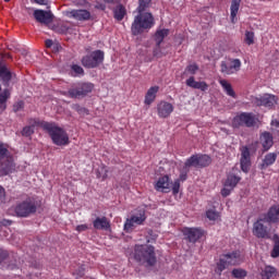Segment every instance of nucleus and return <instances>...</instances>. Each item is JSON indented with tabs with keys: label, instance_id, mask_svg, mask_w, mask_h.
Listing matches in <instances>:
<instances>
[{
	"label": "nucleus",
	"instance_id": "f257e3e1",
	"mask_svg": "<svg viewBox=\"0 0 279 279\" xmlns=\"http://www.w3.org/2000/svg\"><path fill=\"white\" fill-rule=\"evenodd\" d=\"M151 0H140V5L137 8L138 12H145V8L149 5ZM154 25V16L151 13H141L135 16L134 22L131 27V32L133 36H138V34H143L145 29H151Z\"/></svg>",
	"mask_w": 279,
	"mask_h": 279
},
{
	"label": "nucleus",
	"instance_id": "09e8293b",
	"mask_svg": "<svg viewBox=\"0 0 279 279\" xmlns=\"http://www.w3.org/2000/svg\"><path fill=\"white\" fill-rule=\"evenodd\" d=\"M86 230H88V225H78L76 227L77 232H86Z\"/></svg>",
	"mask_w": 279,
	"mask_h": 279
},
{
	"label": "nucleus",
	"instance_id": "ddd939ff",
	"mask_svg": "<svg viewBox=\"0 0 279 279\" xmlns=\"http://www.w3.org/2000/svg\"><path fill=\"white\" fill-rule=\"evenodd\" d=\"M239 182H241V177L234 173H229L220 192L222 197H228L234 191V189H236V184H239Z\"/></svg>",
	"mask_w": 279,
	"mask_h": 279
},
{
	"label": "nucleus",
	"instance_id": "0eeeda50",
	"mask_svg": "<svg viewBox=\"0 0 279 279\" xmlns=\"http://www.w3.org/2000/svg\"><path fill=\"white\" fill-rule=\"evenodd\" d=\"M229 265H241V254L239 252L221 255L216 271L221 274Z\"/></svg>",
	"mask_w": 279,
	"mask_h": 279
},
{
	"label": "nucleus",
	"instance_id": "9b49d317",
	"mask_svg": "<svg viewBox=\"0 0 279 279\" xmlns=\"http://www.w3.org/2000/svg\"><path fill=\"white\" fill-rule=\"evenodd\" d=\"M167 36H169V29L167 28L157 29V32L155 33V58H162V56H167V51H165L163 47L161 46L162 41L165 40V38H167Z\"/></svg>",
	"mask_w": 279,
	"mask_h": 279
},
{
	"label": "nucleus",
	"instance_id": "4be33fe9",
	"mask_svg": "<svg viewBox=\"0 0 279 279\" xmlns=\"http://www.w3.org/2000/svg\"><path fill=\"white\" fill-rule=\"evenodd\" d=\"M12 81V72L8 70L3 63H0V82L4 84V86H10V82Z\"/></svg>",
	"mask_w": 279,
	"mask_h": 279
},
{
	"label": "nucleus",
	"instance_id": "473e14b6",
	"mask_svg": "<svg viewBox=\"0 0 279 279\" xmlns=\"http://www.w3.org/2000/svg\"><path fill=\"white\" fill-rule=\"evenodd\" d=\"M190 167H199V159H198V155H193L191 156L184 163V168L186 171H189Z\"/></svg>",
	"mask_w": 279,
	"mask_h": 279
},
{
	"label": "nucleus",
	"instance_id": "aec40b11",
	"mask_svg": "<svg viewBox=\"0 0 279 279\" xmlns=\"http://www.w3.org/2000/svg\"><path fill=\"white\" fill-rule=\"evenodd\" d=\"M68 16L70 19H74L75 21H89L90 12L84 9L72 10L68 13Z\"/></svg>",
	"mask_w": 279,
	"mask_h": 279
},
{
	"label": "nucleus",
	"instance_id": "2f4dec72",
	"mask_svg": "<svg viewBox=\"0 0 279 279\" xmlns=\"http://www.w3.org/2000/svg\"><path fill=\"white\" fill-rule=\"evenodd\" d=\"M277 158H278V155L276 153L267 154L263 160L262 169H267V167H271V165L276 162Z\"/></svg>",
	"mask_w": 279,
	"mask_h": 279
},
{
	"label": "nucleus",
	"instance_id": "c756f323",
	"mask_svg": "<svg viewBox=\"0 0 279 279\" xmlns=\"http://www.w3.org/2000/svg\"><path fill=\"white\" fill-rule=\"evenodd\" d=\"M239 8H241V0H232L230 7L232 23H236V14H239Z\"/></svg>",
	"mask_w": 279,
	"mask_h": 279
},
{
	"label": "nucleus",
	"instance_id": "20e7f679",
	"mask_svg": "<svg viewBox=\"0 0 279 279\" xmlns=\"http://www.w3.org/2000/svg\"><path fill=\"white\" fill-rule=\"evenodd\" d=\"M14 171H16V165L12 153L8 150L5 145L0 144V175H10Z\"/></svg>",
	"mask_w": 279,
	"mask_h": 279
},
{
	"label": "nucleus",
	"instance_id": "5701e85b",
	"mask_svg": "<svg viewBox=\"0 0 279 279\" xmlns=\"http://www.w3.org/2000/svg\"><path fill=\"white\" fill-rule=\"evenodd\" d=\"M93 226L95 228V230H110V220H108L106 218V216L104 217H97L94 221H93Z\"/></svg>",
	"mask_w": 279,
	"mask_h": 279
},
{
	"label": "nucleus",
	"instance_id": "72a5a7b5",
	"mask_svg": "<svg viewBox=\"0 0 279 279\" xmlns=\"http://www.w3.org/2000/svg\"><path fill=\"white\" fill-rule=\"evenodd\" d=\"M213 160L208 155H199L198 156V167H208Z\"/></svg>",
	"mask_w": 279,
	"mask_h": 279
},
{
	"label": "nucleus",
	"instance_id": "c9c22d12",
	"mask_svg": "<svg viewBox=\"0 0 279 279\" xmlns=\"http://www.w3.org/2000/svg\"><path fill=\"white\" fill-rule=\"evenodd\" d=\"M97 178L100 180H106L108 178V167L100 166L97 170Z\"/></svg>",
	"mask_w": 279,
	"mask_h": 279
},
{
	"label": "nucleus",
	"instance_id": "c03bdc74",
	"mask_svg": "<svg viewBox=\"0 0 279 279\" xmlns=\"http://www.w3.org/2000/svg\"><path fill=\"white\" fill-rule=\"evenodd\" d=\"M74 110L78 112V114H88V109L81 107L80 105H74Z\"/></svg>",
	"mask_w": 279,
	"mask_h": 279
},
{
	"label": "nucleus",
	"instance_id": "e433bc0d",
	"mask_svg": "<svg viewBox=\"0 0 279 279\" xmlns=\"http://www.w3.org/2000/svg\"><path fill=\"white\" fill-rule=\"evenodd\" d=\"M206 216L210 221H217V219H219V213L214 209L207 210Z\"/></svg>",
	"mask_w": 279,
	"mask_h": 279
},
{
	"label": "nucleus",
	"instance_id": "a19ab883",
	"mask_svg": "<svg viewBox=\"0 0 279 279\" xmlns=\"http://www.w3.org/2000/svg\"><path fill=\"white\" fill-rule=\"evenodd\" d=\"M245 43L246 45H254V34L252 32L245 33Z\"/></svg>",
	"mask_w": 279,
	"mask_h": 279
},
{
	"label": "nucleus",
	"instance_id": "c85d7f7f",
	"mask_svg": "<svg viewBox=\"0 0 279 279\" xmlns=\"http://www.w3.org/2000/svg\"><path fill=\"white\" fill-rule=\"evenodd\" d=\"M156 191H169V177L163 175L158 179L156 185H155Z\"/></svg>",
	"mask_w": 279,
	"mask_h": 279
},
{
	"label": "nucleus",
	"instance_id": "cd10ccee",
	"mask_svg": "<svg viewBox=\"0 0 279 279\" xmlns=\"http://www.w3.org/2000/svg\"><path fill=\"white\" fill-rule=\"evenodd\" d=\"M126 14H128V10H125L123 4H118L113 9V19H116V21H123V19H125Z\"/></svg>",
	"mask_w": 279,
	"mask_h": 279
},
{
	"label": "nucleus",
	"instance_id": "7c9ffc66",
	"mask_svg": "<svg viewBox=\"0 0 279 279\" xmlns=\"http://www.w3.org/2000/svg\"><path fill=\"white\" fill-rule=\"evenodd\" d=\"M219 84H220V86H222L225 93H227V95L229 97H233V99L236 98V93H234V89L232 88V85L228 81L220 80Z\"/></svg>",
	"mask_w": 279,
	"mask_h": 279
},
{
	"label": "nucleus",
	"instance_id": "dca6fc26",
	"mask_svg": "<svg viewBox=\"0 0 279 279\" xmlns=\"http://www.w3.org/2000/svg\"><path fill=\"white\" fill-rule=\"evenodd\" d=\"M34 19L37 23H41V25H49V23L53 22V13H51V11L37 9L34 11Z\"/></svg>",
	"mask_w": 279,
	"mask_h": 279
},
{
	"label": "nucleus",
	"instance_id": "7ed1b4c3",
	"mask_svg": "<svg viewBox=\"0 0 279 279\" xmlns=\"http://www.w3.org/2000/svg\"><path fill=\"white\" fill-rule=\"evenodd\" d=\"M43 128L46 130V132H48L54 145H58L59 147L69 145V134H66V131H64L62 128L50 122H44Z\"/></svg>",
	"mask_w": 279,
	"mask_h": 279
},
{
	"label": "nucleus",
	"instance_id": "4468645a",
	"mask_svg": "<svg viewBox=\"0 0 279 279\" xmlns=\"http://www.w3.org/2000/svg\"><path fill=\"white\" fill-rule=\"evenodd\" d=\"M145 219H147V216H145V210H141L140 213L134 214L131 216V218L125 220L124 231L132 232L136 226H143V223H145Z\"/></svg>",
	"mask_w": 279,
	"mask_h": 279
},
{
	"label": "nucleus",
	"instance_id": "5fc2aeb1",
	"mask_svg": "<svg viewBox=\"0 0 279 279\" xmlns=\"http://www.w3.org/2000/svg\"><path fill=\"white\" fill-rule=\"evenodd\" d=\"M114 0H105L106 3H112Z\"/></svg>",
	"mask_w": 279,
	"mask_h": 279
},
{
	"label": "nucleus",
	"instance_id": "13d9d810",
	"mask_svg": "<svg viewBox=\"0 0 279 279\" xmlns=\"http://www.w3.org/2000/svg\"><path fill=\"white\" fill-rule=\"evenodd\" d=\"M4 1H5V3L10 2V0H4Z\"/></svg>",
	"mask_w": 279,
	"mask_h": 279
},
{
	"label": "nucleus",
	"instance_id": "de8ad7c7",
	"mask_svg": "<svg viewBox=\"0 0 279 279\" xmlns=\"http://www.w3.org/2000/svg\"><path fill=\"white\" fill-rule=\"evenodd\" d=\"M187 173H189V171H186V169H184V171L180 173V177H179V179H177V180H179V182H180V181H181V182H185V180H186V178H187V175H186Z\"/></svg>",
	"mask_w": 279,
	"mask_h": 279
},
{
	"label": "nucleus",
	"instance_id": "b1692460",
	"mask_svg": "<svg viewBox=\"0 0 279 279\" xmlns=\"http://www.w3.org/2000/svg\"><path fill=\"white\" fill-rule=\"evenodd\" d=\"M158 90H160V87L158 86H153L147 90L144 100V104H146V106H151V104L156 101V95H158Z\"/></svg>",
	"mask_w": 279,
	"mask_h": 279
},
{
	"label": "nucleus",
	"instance_id": "39448f33",
	"mask_svg": "<svg viewBox=\"0 0 279 279\" xmlns=\"http://www.w3.org/2000/svg\"><path fill=\"white\" fill-rule=\"evenodd\" d=\"M38 209V204L36 203V198L27 197L15 206V215L17 217H29V215H34Z\"/></svg>",
	"mask_w": 279,
	"mask_h": 279
},
{
	"label": "nucleus",
	"instance_id": "a211bd4d",
	"mask_svg": "<svg viewBox=\"0 0 279 279\" xmlns=\"http://www.w3.org/2000/svg\"><path fill=\"white\" fill-rule=\"evenodd\" d=\"M157 112L160 119H167V117H170L171 112H173V105H171V102L161 101L157 105Z\"/></svg>",
	"mask_w": 279,
	"mask_h": 279
},
{
	"label": "nucleus",
	"instance_id": "bb28decb",
	"mask_svg": "<svg viewBox=\"0 0 279 279\" xmlns=\"http://www.w3.org/2000/svg\"><path fill=\"white\" fill-rule=\"evenodd\" d=\"M266 219H268L269 223H278V221H279V206L278 205L270 207Z\"/></svg>",
	"mask_w": 279,
	"mask_h": 279
},
{
	"label": "nucleus",
	"instance_id": "f03ea898",
	"mask_svg": "<svg viewBox=\"0 0 279 279\" xmlns=\"http://www.w3.org/2000/svg\"><path fill=\"white\" fill-rule=\"evenodd\" d=\"M134 258L140 265H145L146 267H154L156 265V250L153 245H135Z\"/></svg>",
	"mask_w": 279,
	"mask_h": 279
},
{
	"label": "nucleus",
	"instance_id": "49530a36",
	"mask_svg": "<svg viewBox=\"0 0 279 279\" xmlns=\"http://www.w3.org/2000/svg\"><path fill=\"white\" fill-rule=\"evenodd\" d=\"M5 202V189L3 186H0V204H3Z\"/></svg>",
	"mask_w": 279,
	"mask_h": 279
},
{
	"label": "nucleus",
	"instance_id": "a878e982",
	"mask_svg": "<svg viewBox=\"0 0 279 279\" xmlns=\"http://www.w3.org/2000/svg\"><path fill=\"white\" fill-rule=\"evenodd\" d=\"M278 278V269L274 266H265L262 270V279H276Z\"/></svg>",
	"mask_w": 279,
	"mask_h": 279
},
{
	"label": "nucleus",
	"instance_id": "6e6d98bb",
	"mask_svg": "<svg viewBox=\"0 0 279 279\" xmlns=\"http://www.w3.org/2000/svg\"><path fill=\"white\" fill-rule=\"evenodd\" d=\"M100 9H101V10H106V5L100 4Z\"/></svg>",
	"mask_w": 279,
	"mask_h": 279
},
{
	"label": "nucleus",
	"instance_id": "3c124183",
	"mask_svg": "<svg viewBox=\"0 0 279 279\" xmlns=\"http://www.w3.org/2000/svg\"><path fill=\"white\" fill-rule=\"evenodd\" d=\"M56 44H53V40L51 39H47L46 40V47L47 49H52V47L54 46Z\"/></svg>",
	"mask_w": 279,
	"mask_h": 279
},
{
	"label": "nucleus",
	"instance_id": "f3484780",
	"mask_svg": "<svg viewBox=\"0 0 279 279\" xmlns=\"http://www.w3.org/2000/svg\"><path fill=\"white\" fill-rule=\"evenodd\" d=\"M183 234L190 243H197V240L204 236V230L199 228H184Z\"/></svg>",
	"mask_w": 279,
	"mask_h": 279
},
{
	"label": "nucleus",
	"instance_id": "9d476101",
	"mask_svg": "<svg viewBox=\"0 0 279 279\" xmlns=\"http://www.w3.org/2000/svg\"><path fill=\"white\" fill-rule=\"evenodd\" d=\"M81 62L85 69H97V66L104 62V51H93L92 53L83 57Z\"/></svg>",
	"mask_w": 279,
	"mask_h": 279
},
{
	"label": "nucleus",
	"instance_id": "ea45409f",
	"mask_svg": "<svg viewBox=\"0 0 279 279\" xmlns=\"http://www.w3.org/2000/svg\"><path fill=\"white\" fill-rule=\"evenodd\" d=\"M186 71L191 75H195L197 73V71H199V66H197V64L193 63V64L187 65Z\"/></svg>",
	"mask_w": 279,
	"mask_h": 279
},
{
	"label": "nucleus",
	"instance_id": "79ce46f5",
	"mask_svg": "<svg viewBox=\"0 0 279 279\" xmlns=\"http://www.w3.org/2000/svg\"><path fill=\"white\" fill-rule=\"evenodd\" d=\"M34 134V126H25L22 131L23 136H32Z\"/></svg>",
	"mask_w": 279,
	"mask_h": 279
},
{
	"label": "nucleus",
	"instance_id": "6ab92c4d",
	"mask_svg": "<svg viewBox=\"0 0 279 279\" xmlns=\"http://www.w3.org/2000/svg\"><path fill=\"white\" fill-rule=\"evenodd\" d=\"M240 163H241L242 171L244 173H247V171H250L251 160H250V148H247L246 146H243L241 148Z\"/></svg>",
	"mask_w": 279,
	"mask_h": 279
},
{
	"label": "nucleus",
	"instance_id": "a18cd8bd",
	"mask_svg": "<svg viewBox=\"0 0 279 279\" xmlns=\"http://www.w3.org/2000/svg\"><path fill=\"white\" fill-rule=\"evenodd\" d=\"M23 106H25L23 101H17V102L13 106L14 112H19V111L23 110Z\"/></svg>",
	"mask_w": 279,
	"mask_h": 279
},
{
	"label": "nucleus",
	"instance_id": "4d7b16f0",
	"mask_svg": "<svg viewBox=\"0 0 279 279\" xmlns=\"http://www.w3.org/2000/svg\"><path fill=\"white\" fill-rule=\"evenodd\" d=\"M77 276H81V277H82V276H84V272L81 271V272L77 274Z\"/></svg>",
	"mask_w": 279,
	"mask_h": 279
},
{
	"label": "nucleus",
	"instance_id": "864d4df0",
	"mask_svg": "<svg viewBox=\"0 0 279 279\" xmlns=\"http://www.w3.org/2000/svg\"><path fill=\"white\" fill-rule=\"evenodd\" d=\"M10 223H12V221H10V220H4V221H3V225H4V226H10Z\"/></svg>",
	"mask_w": 279,
	"mask_h": 279
},
{
	"label": "nucleus",
	"instance_id": "8fccbe9b",
	"mask_svg": "<svg viewBox=\"0 0 279 279\" xmlns=\"http://www.w3.org/2000/svg\"><path fill=\"white\" fill-rule=\"evenodd\" d=\"M34 3H37V5H47L49 3V0H33Z\"/></svg>",
	"mask_w": 279,
	"mask_h": 279
},
{
	"label": "nucleus",
	"instance_id": "6e6552de",
	"mask_svg": "<svg viewBox=\"0 0 279 279\" xmlns=\"http://www.w3.org/2000/svg\"><path fill=\"white\" fill-rule=\"evenodd\" d=\"M253 106L268 108L271 110L278 106V96L274 94H262L252 98Z\"/></svg>",
	"mask_w": 279,
	"mask_h": 279
},
{
	"label": "nucleus",
	"instance_id": "f8f14e48",
	"mask_svg": "<svg viewBox=\"0 0 279 279\" xmlns=\"http://www.w3.org/2000/svg\"><path fill=\"white\" fill-rule=\"evenodd\" d=\"M232 125L233 128H241V125L254 128V125H256V116H254V113L242 112L233 118Z\"/></svg>",
	"mask_w": 279,
	"mask_h": 279
},
{
	"label": "nucleus",
	"instance_id": "37998d69",
	"mask_svg": "<svg viewBox=\"0 0 279 279\" xmlns=\"http://www.w3.org/2000/svg\"><path fill=\"white\" fill-rule=\"evenodd\" d=\"M172 193L173 195H178L180 193V180H175L172 184Z\"/></svg>",
	"mask_w": 279,
	"mask_h": 279
},
{
	"label": "nucleus",
	"instance_id": "412c9836",
	"mask_svg": "<svg viewBox=\"0 0 279 279\" xmlns=\"http://www.w3.org/2000/svg\"><path fill=\"white\" fill-rule=\"evenodd\" d=\"M259 143L264 151H269L274 147V136L269 132H265L259 137Z\"/></svg>",
	"mask_w": 279,
	"mask_h": 279
},
{
	"label": "nucleus",
	"instance_id": "393cba45",
	"mask_svg": "<svg viewBox=\"0 0 279 279\" xmlns=\"http://www.w3.org/2000/svg\"><path fill=\"white\" fill-rule=\"evenodd\" d=\"M186 86L196 88L197 90H208V84L206 82H197L193 76L186 80Z\"/></svg>",
	"mask_w": 279,
	"mask_h": 279
},
{
	"label": "nucleus",
	"instance_id": "58836bf2",
	"mask_svg": "<svg viewBox=\"0 0 279 279\" xmlns=\"http://www.w3.org/2000/svg\"><path fill=\"white\" fill-rule=\"evenodd\" d=\"M71 70L75 73V76L84 75V68L78 64H73Z\"/></svg>",
	"mask_w": 279,
	"mask_h": 279
},
{
	"label": "nucleus",
	"instance_id": "2eb2a0df",
	"mask_svg": "<svg viewBox=\"0 0 279 279\" xmlns=\"http://www.w3.org/2000/svg\"><path fill=\"white\" fill-rule=\"evenodd\" d=\"M220 71L225 75H233L241 71V61L239 59H229L228 61H222L220 64Z\"/></svg>",
	"mask_w": 279,
	"mask_h": 279
},
{
	"label": "nucleus",
	"instance_id": "603ef678",
	"mask_svg": "<svg viewBox=\"0 0 279 279\" xmlns=\"http://www.w3.org/2000/svg\"><path fill=\"white\" fill-rule=\"evenodd\" d=\"M60 49H62V46H60V44H54V45L52 46V51L58 52V51H60Z\"/></svg>",
	"mask_w": 279,
	"mask_h": 279
},
{
	"label": "nucleus",
	"instance_id": "f704fd0d",
	"mask_svg": "<svg viewBox=\"0 0 279 279\" xmlns=\"http://www.w3.org/2000/svg\"><path fill=\"white\" fill-rule=\"evenodd\" d=\"M274 241H275V244H274L272 251L270 253V256H271V258H278V256H279V236L275 235Z\"/></svg>",
	"mask_w": 279,
	"mask_h": 279
},
{
	"label": "nucleus",
	"instance_id": "4c0bfd02",
	"mask_svg": "<svg viewBox=\"0 0 279 279\" xmlns=\"http://www.w3.org/2000/svg\"><path fill=\"white\" fill-rule=\"evenodd\" d=\"M232 276L235 277L236 279L245 278V276H247V271L243 269H233Z\"/></svg>",
	"mask_w": 279,
	"mask_h": 279
},
{
	"label": "nucleus",
	"instance_id": "423d86ee",
	"mask_svg": "<svg viewBox=\"0 0 279 279\" xmlns=\"http://www.w3.org/2000/svg\"><path fill=\"white\" fill-rule=\"evenodd\" d=\"M94 88L95 85H93V83H78L76 87L70 88L65 93V96L71 99H84V97L93 93Z\"/></svg>",
	"mask_w": 279,
	"mask_h": 279
},
{
	"label": "nucleus",
	"instance_id": "1a4fd4ad",
	"mask_svg": "<svg viewBox=\"0 0 279 279\" xmlns=\"http://www.w3.org/2000/svg\"><path fill=\"white\" fill-rule=\"evenodd\" d=\"M271 227V222L267 218H259L253 225V234L257 239H270L269 228Z\"/></svg>",
	"mask_w": 279,
	"mask_h": 279
}]
</instances>
